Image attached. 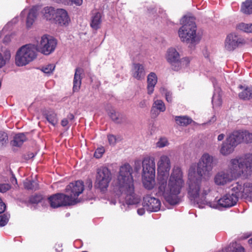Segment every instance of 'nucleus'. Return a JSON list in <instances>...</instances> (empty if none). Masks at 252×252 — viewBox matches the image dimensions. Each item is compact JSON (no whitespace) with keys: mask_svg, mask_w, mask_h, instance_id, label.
<instances>
[{"mask_svg":"<svg viewBox=\"0 0 252 252\" xmlns=\"http://www.w3.org/2000/svg\"><path fill=\"white\" fill-rule=\"evenodd\" d=\"M42 198L41 195H35L32 196L30 199V201L32 203H38L41 200Z\"/></svg>","mask_w":252,"mask_h":252,"instance_id":"48","label":"nucleus"},{"mask_svg":"<svg viewBox=\"0 0 252 252\" xmlns=\"http://www.w3.org/2000/svg\"><path fill=\"white\" fill-rule=\"evenodd\" d=\"M8 221V217L5 215L0 216V226L5 225Z\"/></svg>","mask_w":252,"mask_h":252,"instance_id":"47","label":"nucleus"},{"mask_svg":"<svg viewBox=\"0 0 252 252\" xmlns=\"http://www.w3.org/2000/svg\"><path fill=\"white\" fill-rule=\"evenodd\" d=\"M146 73L144 66L139 63H134L132 65L131 75L138 80H141L145 77Z\"/></svg>","mask_w":252,"mask_h":252,"instance_id":"17","label":"nucleus"},{"mask_svg":"<svg viewBox=\"0 0 252 252\" xmlns=\"http://www.w3.org/2000/svg\"><path fill=\"white\" fill-rule=\"evenodd\" d=\"M249 243L251 245H252V238L249 240Z\"/></svg>","mask_w":252,"mask_h":252,"instance_id":"62","label":"nucleus"},{"mask_svg":"<svg viewBox=\"0 0 252 252\" xmlns=\"http://www.w3.org/2000/svg\"><path fill=\"white\" fill-rule=\"evenodd\" d=\"M168 144L169 143L166 138L161 137L157 142L156 146L158 148H161L168 146Z\"/></svg>","mask_w":252,"mask_h":252,"instance_id":"43","label":"nucleus"},{"mask_svg":"<svg viewBox=\"0 0 252 252\" xmlns=\"http://www.w3.org/2000/svg\"><path fill=\"white\" fill-rule=\"evenodd\" d=\"M210 191L211 187L209 183H205L200 187L195 183H191L188 190L189 197L200 208H203L206 205L218 209L228 208L235 205L238 201L236 195L229 192L213 202H209L207 200L206 196Z\"/></svg>","mask_w":252,"mask_h":252,"instance_id":"2","label":"nucleus"},{"mask_svg":"<svg viewBox=\"0 0 252 252\" xmlns=\"http://www.w3.org/2000/svg\"><path fill=\"white\" fill-rule=\"evenodd\" d=\"M240 89H243L239 94V97L244 100H248L252 98V86L244 87L242 85L239 87Z\"/></svg>","mask_w":252,"mask_h":252,"instance_id":"24","label":"nucleus"},{"mask_svg":"<svg viewBox=\"0 0 252 252\" xmlns=\"http://www.w3.org/2000/svg\"><path fill=\"white\" fill-rule=\"evenodd\" d=\"M26 139L24 133L17 134L14 136L13 145L15 146H20Z\"/></svg>","mask_w":252,"mask_h":252,"instance_id":"32","label":"nucleus"},{"mask_svg":"<svg viewBox=\"0 0 252 252\" xmlns=\"http://www.w3.org/2000/svg\"><path fill=\"white\" fill-rule=\"evenodd\" d=\"M215 158L208 153L203 154L199 159L197 165H190L188 171V189L189 184L195 183L202 186L206 182H202V179H208L212 175L213 169L215 166Z\"/></svg>","mask_w":252,"mask_h":252,"instance_id":"5","label":"nucleus"},{"mask_svg":"<svg viewBox=\"0 0 252 252\" xmlns=\"http://www.w3.org/2000/svg\"><path fill=\"white\" fill-rule=\"evenodd\" d=\"M147 93L151 94L154 91V88L158 82V77L154 72L150 73L147 76Z\"/></svg>","mask_w":252,"mask_h":252,"instance_id":"20","label":"nucleus"},{"mask_svg":"<svg viewBox=\"0 0 252 252\" xmlns=\"http://www.w3.org/2000/svg\"><path fill=\"white\" fill-rule=\"evenodd\" d=\"M55 68L54 64H48L41 67V71L46 74H50L53 72Z\"/></svg>","mask_w":252,"mask_h":252,"instance_id":"40","label":"nucleus"},{"mask_svg":"<svg viewBox=\"0 0 252 252\" xmlns=\"http://www.w3.org/2000/svg\"><path fill=\"white\" fill-rule=\"evenodd\" d=\"M166 61L171 65L174 70H179L185 62L186 65L189 63L188 58L181 59L180 55L177 50L173 47L168 48L165 54Z\"/></svg>","mask_w":252,"mask_h":252,"instance_id":"9","label":"nucleus"},{"mask_svg":"<svg viewBox=\"0 0 252 252\" xmlns=\"http://www.w3.org/2000/svg\"><path fill=\"white\" fill-rule=\"evenodd\" d=\"M10 36L9 35H6L3 38V42L5 43H7L10 40Z\"/></svg>","mask_w":252,"mask_h":252,"instance_id":"58","label":"nucleus"},{"mask_svg":"<svg viewBox=\"0 0 252 252\" xmlns=\"http://www.w3.org/2000/svg\"><path fill=\"white\" fill-rule=\"evenodd\" d=\"M8 141V135L4 131H0V148L5 146Z\"/></svg>","mask_w":252,"mask_h":252,"instance_id":"39","label":"nucleus"},{"mask_svg":"<svg viewBox=\"0 0 252 252\" xmlns=\"http://www.w3.org/2000/svg\"><path fill=\"white\" fill-rule=\"evenodd\" d=\"M112 179L110 170L107 167H101L97 170L95 186L101 191H105Z\"/></svg>","mask_w":252,"mask_h":252,"instance_id":"10","label":"nucleus"},{"mask_svg":"<svg viewBox=\"0 0 252 252\" xmlns=\"http://www.w3.org/2000/svg\"><path fill=\"white\" fill-rule=\"evenodd\" d=\"M143 207L149 212H157L160 210V201L150 195H147L143 198Z\"/></svg>","mask_w":252,"mask_h":252,"instance_id":"15","label":"nucleus"},{"mask_svg":"<svg viewBox=\"0 0 252 252\" xmlns=\"http://www.w3.org/2000/svg\"><path fill=\"white\" fill-rule=\"evenodd\" d=\"M48 200L51 207L54 208L71 205V201L73 200H69V196L63 193H58L51 196Z\"/></svg>","mask_w":252,"mask_h":252,"instance_id":"13","label":"nucleus"},{"mask_svg":"<svg viewBox=\"0 0 252 252\" xmlns=\"http://www.w3.org/2000/svg\"><path fill=\"white\" fill-rule=\"evenodd\" d=\"M236 28L246 33H252V23H240L237 25Z\"/></svg>","mask_w":252,"mask_h":252,"instance_id":"31","label":"nucleus"},{"mask_svg":"<svg viewBox=\"0 0 252 252\" xmlns=\"http://www.w3.org/2000/svg\"><path fill=\"white\" fill-rule=\"evenodd\" d=\"M243 189L244 184L242 185L241 183H240L239 182H236L231 186V193H233L234 194L236 195L237 197V199L238 200L239 197H244Z\"/></svg>","mask_w":252,"mask_h":252,"instance_id":"25","label":"nucleus"},{"mask_svg":"<svg viewBox=\"0 0 252 252\" xmlns=\"http://www.w3.org/2000/svg\"><path fill=\"white\" fill-rule=\"evenodd\" d=\"M69 123V121L66 119H63L61 122V125L63 126H66Z\"/></svg>","mask_w":252,"mask_h":252,"instance_id":"53","label":"nucleus"},{"mask_svg":"<svg viewBox=\"0 0 252 252\" xmlns=\"http://www.w3.org/2000/svg\"><path fill=\"white\" fill-rule=\"evenodd\" d=\"M225 137V135L223 133L220 134L218 135L217 139L219 141H222Z\"/></svg>","mask_w":252,"mask_h":252,"instance_id":"55","label":"nucleus"},{"mask_svg":"<svg viewBox=\"0 0 252 252\" xmlns=\"http://www.w3.org/2000/svg\"><path fill=\"white\" fill-rule=\"evenodd\" d=\"M39 10L38 6H33L28 12L27 9H24L22 12L21 15L22 16L28 14L27 17V26L28 27H31L35 21L36 18L37 11Z\"/></svg>","mask_w":252,"mask_h":252,"instance_id":"18","label":"nucleus"},{"mask_svg":"<svg viewBox=\"0 0 252 252\" xmlns=\"http://www.w3.org/2000/svg\"><path fill=\"white\" fill-rule=\"evenodd\" d=\"M83 70L80 68H77L75 70L73 79V92H78L81 85V74L82 73Z\"/></svg>","mask_w":252,"mask_h":252,"instance_id":"22","label":"nucleus"},{"mask_svg":"<svg viewBox=\"0 0 252 252\" xmlns=\"http://www.w3.org/2000/svg\"><path fill=\"white\" fill-rule=\"evenodd\" d=\"M243 142L246 143H252V133L250 132L247 130L244 131Z\"/></svg>","mask_w":252,"mask_h":252,"instance_id":"41","label":"nucleus"},{"mask_svg":"<svg viewBox=\"0 0 252 252\" xmlns=\"http://www.w3.org/2000/svg\"><path fill=\"white\" fill-rule=\"evenodd\" d=\"M11 186L8 184H0V192L4 193L9 190Z\"/></svg>","mask_w":252,"mask_h":252,"instance_id":"46","label":"nucleus"},{"mask_svg":"<svg viewBox=\"0 0 252 252\" xmlns=\"http://www.w3.org/2000/svg\"><path fill=\"white\" fill-rule=\"evenodd\" d=\"M244 131H234L227 137L233 143L237 146L243 142Z\"/></svg>","mask_w":252,"mask_h":252,"instance_id":"23","label":"nucleus"},{"mask_svg":"<svg viewBox=\"0 0 252 252\" xmlns=\"http://www.w3.org/2000/svg\"><path fill=\"white\" fill-rule=\"evenodd\" d=\"M142 183L148 189H152L155 184L156 164L153 157H147L142 161Z\"/></svg>","mask_w":252,"mask_h":252,"instance_id":"7","label":"nucleus"},{"mask_svg":"<svg viewBox=\"0 0 252 252\" xmlns=\"http://www.w3.org/2000/svg\"><path fill=\"white\" fill-rule=\"evenodd\" d=\"M241 11L245 14H252V0H246L242 3Z\"/></svg>","mask_w":252,"mask_h":252,"instance_id":"30","label":"nucleus"},{"mask_svg":"<svg viewBox=\"0 0 252 252\" xmlns=\"http://www.w3.org/2000/svg\"><path fill=\"white\" fill-rule=\"evenodd\" d=\"M83 0H63L62 3L65 5H72L73 4L79 6L82 4Z\"/></svg>","mask_w":252,"mask_h":252,"instance_id":"44","label":"nucleus"},{"mask_svg":"<svg viewBox=\"0 0 252 252\" xmlns=\"http://www.w3.org/2000/svg\"><path fill=\"white\" fill-rule=\"evenodd\" d=\"M132 172L133 169L128 163L124 164L120 166L119 175L115 182V191L121 198L125 199L127 205L137 204L140 200L134 192Z\"/></svg>","mask_w":252,"mask_h":252,"instance_id":"4","label":"nucleus"},{"mask_svg":"<svg viewBox=\"0 0 252 252\" xmlns=\"http://www.w3.org/2000/svg\"><path fill=\"white\" fill-rule=\"evenodd\" d=\"M105 150L103 147L98 148L94 153V157L97 158H99L102 156Z\"/></svg>","mask_w":252,"mask_h":252,"instance_id":"45","label":"nucleus"},{"mask_svg":"<svg viewBox=\"0 0 252 252\" xmlns=\"http://www.w3.org/2000/svg\"><path fill=\"white\" fill-rule=\"evenodd\" d=\"M10 181L13 185L17 184V180L14 176H12V177L11 178Z\"/></svg>","mask_w":252,"mask_h":252,"instance_id":"56","label":"nucleus"},{"mask_svg":"<svg viewBox=\"0 0 252 252\" xmlns=\"http://www.w3.org/2000/svg\"><path fill=\"white\" fill-rule=\"evenodd\" d=\"M84 186L83 182L81 181H77L75 182L70 183L66 187V192L68 194L69 200H73L71 204L74 205L79 202L80 199L78 196L81 194L84 190Z\"/></svg>","mask_w":252,"mask_h":252,"instance_id":"12","label":"nucleus"},{"mask_svg":"<svg viewBox=\"0 0 252 252\" xmlns=\"http://www.w3.org/2000/svg\"><path fill=\"white\" fill-rule=\"evenodd\" d=\"M216 121V118L215 116H213L211 119L210 120L209 123H214L215 122V121Z\"/></svg>","mask_w":252,"mask_h":252,"instance_id":"59","label":"nucleus"},{"mask_svg":"<svg viewBox=\"0 0 252 252\" xmlns=\"http://www.w3.org/2000/svg\"><path fill=\"white\" fill-rule=\"evenodd\" d=\"M138 105L141 108H146L149 106L148 100L146 99H142L139 102Z\"/></svg>","mask_w":252,"mask_h":252,"instance_id":"50","label":"nucleus"},{"mask_svg":"<svg viewBox=\"0 0 252 252\" xmlns=\"http://www.w3.org/2000/svg\"><path fill=\"white\" fill-rule=\"evenodd\" d=\"M24 185L25 188L28 189L36 190L38 189V184L35 181L26 180Z\"/></svg>","mask_w":252,"mask_h":252,"instance_id":"35","label":"nucleus"},{"mask_svg":"<svg viewBox=\"0 0 252 252\" xmlns=\"http://www.w3.org/2000/svg\"><path fill=\"white\" fill-rule=\"evenodd\" d=\"M46 118L48 122L53 126H55L58 122L56 114L53 112L47 114Z\"/></svg>","mask_w":252,"mask_h":252,"instance_id":"38","label":"nucleus"},{"mask_svg":"<svg viewBox=\"0 0 252 252\" xmlns=\"http://www.w3.org/2000/svg\"><path fill=\"white\" fill-rule=\"evenodd\" d=\"M160 92L162 94H164L166 100L168 102H171L172 100V93L163 87L160 89Z\"/></svg>","mask_w":252,"mask_h":252,"instance_id":"42","label":"nucleus"},{"mask_svg":"<svg viewBox=\"0 0 252 252\" xmlns=\"http://www.w3.org/2000/svg\"><path fill=\"white\" fill-rule=\"evenodd\" d=\"M175 120L177 124L182 126H186L192 122L191 118L186 116H176Z\"/></svg>","mask_w":252,"mask_h":252,"instance_id":"29","label":"nucleus"},{"mask_svg":"<svg viewBox=\"0 0 252 252\" xmlns=\"http://www.w3.org/2000/svg\"><path fill=\"white\" fill-rule=\"evenodd\" d=\"M108 140L109 144L112 145H114L117 141V138L114 135L110 134L108 135Z\"/></svg>","mask_w":252,"mask_h":252,"instance_id":"49","label":"nucleus"},{"mask_svg":"<svg viewBox=\"0 0 252 252\" xmlns=\"http://www.w3.org/2000/svg\"><path fill=\"white\" fill-rule=\"evenodd\" d=\"M236 147L235 145L228 137L225 141L223 142L221 145L220 152L223 156H227L231 154Z\"/></svg>","mask_w":252,"mask_h":252,"instance_id":"19","label":"nucleus"},{"mask_svg":"<svg viewBox=\"0 0 252 252\" xmlns=\"http://www.w3.org/2000/svg\"><path fill=\"white\" fill-rule=\"evenodd\" d=\"M57 41L50 36L44 35L41 37L37 46V51L48 55L52 53L55 49L57 45Z\"/></svg>","mask_w":252,"mask_h":252,"instance_id":"11","label":"nucleus"},{"mask_svg":"<svg viewBox=\"0 0 252 252\" xmlns=\"http://www.w3.org/2000/svg\"><path fill=\"white\" fill-rule=\"evenodd\" d=\"M57 11V9L52 6H46L42 9L41 12L44 19L54 21Z\"/></svg>","mask_w":252,"mask_h":252,"instance_id":"21","label":"nucleus"},{"mask_svg":"<svg viewBox=\"0 0 252 252\" xmlns=\"http://www.w3.org/2000/svg\"><path fill=\"white\" fill-rule=\"evenodd\" d=\"M66 119L68 121H72L74 119V116L72 114H69L67 115Z\"/></svg>","mask_w":252,"mask_h":252,"instance_id":"57","label":"nucleus"},{"mask_svg":"<svg viewBox=\"0 0 252 252\" xmlns=\"http://www.w3.org/2000/svg\"><path fill=\"white\" fill-rule=\"evenodd\" d=\"M252 173V156L244 155L231 159L228 168L218 172L214 176L215 184L224 186L242 176L247 177Z\"/></svg>","mask_w":252,"mask_h":252,"instance_id":"3","label":"nucleus"},{"mask_svg":"<svg viewBox=\"0 0 252 252\" xmlns=\"http://www.w3.org/2000/svg\"><path fill=\"white\" fill-rule=\"evenodd\" d=\"M101 14L99 12H95L93 14L91 22V26L93 29L97 30L100 28L101 23Z\"/></svg>","mask_w":252,"mask_h":252,"instance_id":"26","label":"nucleus"},{"mask_svg":"<svg viewBox=\"0 0 252 252\" xmlns=\"http://www.w3.org/2000/svg\"><path fill=\"white\" fill-rule=\"evenodd\" d=\"M154 108H156L160 112H164L166 109V107L164 102L161 100H155L153 105L152 110Z\"/></svg>","mask_w":252,"mask_h":252,"instance_id":"37","label":"nucleus"},{"mask_svg":"<svg viewBox=\"0 0 252 252\" xmlns=\"http://www.w3.org/2000/svg\"><path fill=\"white\" fill-rule=\"evenodd\" d=\"M6 208L5 204L2 202L1 199L0 198V214L3 213Z\"/></svg>","mask_w":252,"mask_h":252,"instance_id":"51","label":"nucleus"},{"mask_svg":"<svg viewBox=\"0 0 252 252\" xmlns=\"http://www.w3.org/2000/svg\"><path fill=\"white\" fill-rule=\"evenodd\" d=\"M3 54V57L0 54V68L3 66L11 58V53L9 50H5Z\"/></svg>","mask_w":252,"mask_h":252,"instance_id":"33","label":"nucleus"},{"mask_svg":"<svg viewBox=\"0 0 252 252\" xmlns=\"http://www.w3.org/2000/svg\"><path fill=\"white\" fill-rule=\"evenodd\" d=\"M37 48L35 45L28 44L22 46L16 52L15 61L18 66L29 64L37 56Z\"/></svg>","mask_w":252,"mask_h":252,"instance_id":"8","label":"nucleus"},{"mask_svg":"<svg viewBox=\"0 0 252 252\" xmlns=\"http://www.w3.org/2000/svg\"><path fill=\"white\" fill-rule=\"evenodd\" d=\"M146 208H141L137 210V213L138 215L142 216L145 213V209Z\"/></svg>","mask_w":252,"mask_h":252,"instance_id":"54","label":"nucleus"},{"mask_svg":"<svg viewBox=\"0 0 252 252\" xmlns=\"http://www.w3.org/2000/svg\"><path fill=\"white\" fill-rule=\"evenodd\" d=\"M141 169V163L139 161H137L135 162L134 170L136 172H138Z\"/></svg>","mask_w":252,"mask_h":252,"instance_id":"52","label":"nucleus"},{"mask_svg":"<svg viewBox=\"0 0 252 252\" xmlns=\"http://www.w3.org/2000/svg\"><path fill=\"white\" fill-rule=\"evenodd\" d=\"M158 193L171 205L180 202L179 194L185 186L183 172L179 167H174L169 176L170 160L167 155H161L157 162Z\"/></svg>","mask_w":252,"mask_h":252,"instance_id":"1","label":"nucleus"},{"mask_svg":"<svg viewBox=\"0 0 252 252\" xmlns=\"http://www.w3.org/2000/svg\"><path fill=\"white\" fill-rule=\"evenodd\" d=\"M244 197H248L252 199V183L244 184Z\"/></svg>","mask_w":252,"mask_h":252,"instance_id":"34","label":"nucleus"},{"mask_svg":"<svg viewBox=\"0 0 252 252\" xmlns=\"http://www.w3.org/2000/svg\"><path fill=\"white\" fill-rule=\"evenodd\" d=\"M121 209H122V210H126V208H125V207H126V205H125V204H123L122 205H121Z\"/></svg>","mask_w":252,"mask_h":252,"instance_id":"60","label":"nucleus"},{"mask_svg":"<svg viewBox=\"0 0 252 252\" xmlns=\"http://www.w3.org/2000/svg\"><path fill=\"white\" fill-rule=\"evenodd\" d=\"M195 19L192 16H184L181 20L182 26L178 30V35L182 42L196 44L200 41V37L196 34Z\"/></svg>","mask_w":252,"mask_h":252,"instance_id":"6","label":"nucleus"},{"mask_svg":"<svg viewBox=\"0 0 252 252\" xmlns=\"http://www.w3.org/2000/svg\"><path fill=\"white\" fill-rule=\"evenodd\" d=\"M54 21L61 26H66L68 25L70 19L65 9L58 8Z\"/></svg>","mask_w":252,"mask_h":252,"instance_id":"16","label":"nucleus"},{"mask_svg":"<svg viewBox=\"0 0 252 252\" xmlns=\"http://www.w3.org/2000/svg\"><path fill=\"white\" fill-rule=\"evenodd\" d=\"M222 252H245V250L239 244L233 242L228 247L223 249Z\"/></svg>","mask_w":252,"mask_h":252,"instance_id":"28","label":"nucleus"},{"mask_svg":"<svg viewBox=\"0 0 252 252\" xmlns=\"http://www.w3.org/2000/svg\"><path fill=\"white\" fill-rule=\"evenodd\" d=\"M54 0L58 3H62V2L63 1V0Z\"/></svg>","mask_w":252,"mask_h":252,"instance_id":"61","label":"nucleus"},{"mask_svg":"<svg viewBox=\"0 0 252 252\" xmlns=\"http://www.w3.org/2000/svg\"><path fill=\"white\" fill-rule=\"evenodd\" d=\"M109 116L113 121L117 123H120L122 122V116L115 110L111 111L109 113Z\"/></svg>","mask_w":252,"mask_h":252,"instance_id":"36","label":"nucleus"},{"mask_svg":"<svg viewBox=\"0 0 252 252\" xmlns=\"http://www.w3.org/2000/svg\"><path fill=\"white\" fill-rule=\"evenodd\" d=\"M212 102L213 108H216L221 106L222 99L219 88L215 90V92L212 97Z\"/></svg>","mask_w":252,"mask_h":252,"instance_id":"27","label":"nucleus"},{"mask_svg":"<svg viewBox=\"0 0 252 252\" xmlns=\"http://www.w3.org/2000/svg\"><path fill=\"white\" fill-rule=\"evenodd\" d=\"M245 40L236 33L228 35L225 41L224 47L227 51H233L240 44H245Z\"/></svg>","mask_w":252,"mask_h":252,"instance_id":"14","label":"nucleus"}]
</instances>
